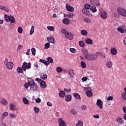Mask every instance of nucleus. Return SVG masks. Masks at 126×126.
<instances>
[{"mask_svg":"<svg viewBox=\"0 0 126 126\" xmlns=\"http://www.w3.org/2000/svg\"><path fill=\"white\" fill-rule=\"evenodd\" d=\"M64 91H65V92H68V93H69V92H70V91H71V90H70V89H64Z\"/></svg>","mask_w":126,"mask_h":126,"instance_id":"62","label":"nucleus"},{"mask_svg":"<svg viewBox=\"0 0 126 126\" xmlns=\"http://www.w3.org/2000/svg\"><path fill=\"white\" fill-rule=\"evenodd\" d=\"M96 105L98 106L100 109H103V102L101 99H98L96 101Z\"/></svg>","mask_w":126,"mask_h":126,"instance_id":"13","label":"nucleus"},{"mask_svg":"<svg viewBox=\"0 0 126 126\" xmlns=\"http://www.w3.org/2000/svg\"><path fill=\"white\" fill-rule=\"evenodd\" d=\"M10 118H16V115H15V114H14L11 113L10 114Z\"/></svg>","mask_w":126,"mask_h":126,"instance_id":"60","label":"nucleus"},{"mask_svg":"<svg viewBox=\"0 0 126 126\" xmlns=\"http://www.w3.org/2000/svg\"><path fill=\"white\" fill-rule=\"evenodd\" d=\"M57 72H62L63 71V68L61 67H58L57 68Z\"/></svg>","mask_w":126,"mask_h":126,"instance_id":"54","label":"nucleus"},{"mask_svg":"<svg viewBox=\"0 0 126 126\" xmlns=\"http://www.w3.org/2000/svg\"><path fill=\"white\" fill-rule=\"evenodd\" d=\"M81 65L83 68H85L86 67V63L84 61L81 62Z\"/></svg>","mask_w":126,"mask_h":126,"instance_id":"45","label":"nucleus"},{"mask_svg":"<svg viewBox=\"0 0 126 126\" xmlns=\"http://www.w3.org/2000/svg\"><path fill=\"white\" fill-rule=\"evenodd\" d=\"M68 74L71 77L73 78L74 77V71L73 69H70L68 71Z\"/></svg>","mask_w":126,"mask_h":126,"instance_id":"19","label":"nucleus"},{"mask_svg":"<svg viewBox=\"0 0 126 126\" xmlns=\"http://www.w3.org/2000/svg\"><path fill=\"white\" fill-rule=\"evenodd\" d=\"M9 107H10V111H13V110H15V109L14 105H13V104H12V103H10V104L9 105Z\"/></svg>","mask_w":126,"mask_h":126,"instance_id":"36","label":"nucleus"},{"mask_svg":"<svg viewBox=\"0 0 126 126\" xmlns=\"http://www.w3.org/2000/svg\"><path fill=\"white\" fill-rule=\"evenodd\" d=\"M87 109V106H86V105H83L81 106V109L82 111H85V110H86Z\"/></svg>","mask_w":126,"mask_h":126,"instance_id":"49","label":"nucleus"},{"mask_svg":"<svg viewBox=\"0 0 126 126\" xmlns=\"http://www.w3.org/2000/svg\"><path fill=\"white\" fill-rule=\"evenodd\" d=\"M79 45L82 48H84V47H85V44H84V42L82 41H80L79 42Z\"/></svg>","mask_w":126,"mask_h":126,"instance_id":"43","label":"nucleus"},{"mask_svg":"<svg viewBox=\"0 0 126 126\" xmlns=\"http://www.w3.org/2000/svg\"><path fill=\"white\" fill-rule=\"evenodd\" d=\"M81 33L82 35H83V36H86L87 34H88V32L86 30H83L81 31Z\"/></svg>","mask_w":126,"mask_h":126,"instance_id":"33","label":"nucleus"},{"mask_svg":"<svg viewBox=\"0 0 126 126\" xmlns=\"http://www.w3.org/2000/svg\"><path fill=\"white\" fill-rule=\"evenodd\" d=\"M90 10H92L93 12H96V11H97V9H96V6L95 5L91 6V7L90 8Z\"/></svg>","mask_w":126,"mask_h":126,"instance_id":"27","label":"nucleus"},{"mask_svg":"<svg viewBox=\"0 0 126 126\" xmlns=\"http://www.w3.org/2000/svg\"><path fill=\"white\" fill-rule=\"evenodd\" d=\"M100 16L102 19H106L107 17H108V14L106 11H102L101 13Z\"/></svg>","mask_w":126,"mask_h":126,"instance_id":"15","label":"nucleus"},{"mask_svg":"<svg viewBox=\"0 0 126 126\" xmlns=\"http://www.w3.org/2000/svg\"><path fill=\"white\" fill-rule=\"evenodd\" d=\"M70 52H71V53H72L73 54H74V53H75V49L70 48Z\"/></svg>","mask_w":126,"mask_h":126,"instance_id":"61","label":"nucleus"},{"mask_svg":"<svg viewBox=\"0 0 126 126\" xmlns=\"http://www.w3.org/2000/svg\"><path fill=\"white\" fill-rule=\"evenodd\" d=\"M91 3L92 5L95 6H100V2L99 0H91Z\"/></svg>","mask_w":126,"mask_h":126,"instance_id":"9","label":"nucleus"},{"mask_svg":"<svg viewBox=\"0 0 126 126\" xmlns=\"http://www.w3.org/2000/svg\"><path fill=\"white\" fill-rule=\"evenodd\" d=\"M93 117L94 119H99V118H100V116H99V115L96 114V115H94L93 116Z\"/></svg>","mask_w":126,"mask_h":126,"instance_id":"63","label":"nucleus"},{"mask_svg":"<svg viewBox=\"0 0 126 126\" xmlns=\"http://www.w3.org/2000/svg\"><path fill=\"white\" fill-rule=\"evenodd\" d=\"M70 113H71V114H72V115H77V112H76V111L74 109H71L70 110Z\"/></svg>","mask_w":126,"mask_h":126,"instance_id":"39","label":"nucleus"},{"mask_svg":"<svg viewBox=\"0 0 126 126\" xmlns=\"http://www.w3.org/2000/svg\"><path fill=\"white\" fill-rule=\"evenodd\" d=\"M61 32L62 34H64L65 35V37L68 40H73V34L71 32H68L65 29H62Z\"/></svg>","mask_w":126,"mask_h":126,"instance_id":"1","label":"nucleus"},{"mask_svg":"<svg viewBox=\"0 0 126 126\" xmlns=\"http://www.w3.org/2000/svg\"><path fill=\"white\" fill-rule=\"evenodd\" d=\"M22 67L23 70H24V71H26L27 68L28 69L31 68V63L29 62L28 63H27L26 62H24Z\"/></svg>","mask_w":126,"mask_h":126,"instance_id":"6","label":"nucleus"},{"mask_svg":"<svg viewBox=\"0 0 126 126\" xmlns=\"http://www.w3.org/2000/svg\"><path fill=\"white\" fill-rule=\"evenodd\" d=\"M23 48V46L21 45H19L18 47V48L17 49V51L18 52H19V51H20V50H21V49H22Z\"/></svg>","mask_w":126,"mask_h":126,"instance_id":"58","label":"nucleus"},{"mask_svg":"<svg viewBox=\"0 0 126 126\" xmlns=\"http://www.w3.org/2000/svg\"><path fill=\"white\" fill-rule=\"evenodd\" d=\"M30 90L31 91H38V86L35 84L30 87Z\"/></svg>","mask_w":126,"mask_h":126,"instance_id":"14","label":"nucleus"},{"mask_svg":"<svg viewBox=\"0 0 126 126\" xmlns=\"http://www.w3.org/2000/svg\"><path fill=\"white\" fill-rule=\"evenodd\" d=\"M4 63H6V66L8 69H12L13 68V63L11 62H8V59H6Z\"/></svg>","mask_w":126,"mask_h":126,"instance_id":"7","label":"nucleus"},{"mask_svg":"<svg viewBox=\"0 0 126 126\" xmlns=\"http://www.w3.org/2000/svg\"><path fill=\"white\" fill-rule=\"evenodd\" d=\"M91 7V5L88 4H86L85 5V8L86 9L89 10V8L90 9V7Z\"/></svg>","mask_w":126,"mask_h":126,"instance_id":"46","label":"nucleus"},{"mask_svg":"<svg viewBox=\"0 0 126 126\" xmlns=\"http://www.w3.org/2000/svg\"><path fill=\"white\" fill-rule=\"evenodd\" d=\"M65 100L66 102H69V101H71V95H66Z\"/></svg>","mask_w":126,"mask_h":126,"instance_id":"34","label":"nucleus"},{"mask_svg":"<svg viewBox=\"0 0 126 126\" xmlns=\"http://www.w3.org/2000/svg\"><path fill=\"white\" fill-rule=\"evenodd\" d=\"M0 103L1 104V105H3V106H7V105L8 104L7 101L4 98H1L0 99Z\"/></svg>","mask_w":126,"mask_h":126,"instance_id":"16","label":"nucleus"},{"mask_svg":"<svg viewBox=\"0 0 126 126\" xmlns=\"http://www.w3.org/2000/svg\"><path fill=\"white\" fill-rule=\"evenodd\" d=\"M73 95L75 98L78 99V100H80L81 99V97H80V95H79V94L78 93H74Z\"/></svg>","mask_w":126,"mask_h":126,"instance_id":"28","label":"nucleus"},{"mask_svg":"<svg viewBox=\"0 0 126 126\" xmlns=\"http://www.w3.org/2000/svg\"><path fill=\"white\" fill-rule=\"evenodd\" d=\"M82 12L84 14H86V15H88V14H89V11H88V10L85 8H83Z\"/></svg>","mask_w":126,"mask_h":126,"instance_id":"32","label":"nucleus"},{"mask_svg":"<svg viewBox=\"0 0 126 126\" xmlns=\"http://www.w3.org/2000/svg\"><path fill=\"white\" fill-rule=\"evenodd\" d=\"M4 18L6 22H10L11 23H15V18L13 16L4 14Z\"/></svg>","mask_w":126,"mask_h":126,"instance_id":"2","label":"nucleus"},{"mask_svg":"<svg viewBox=\"0 0 126 126\" xmlns=\"http://www.w3.org/2000/svg\"><path fill=\"white\" fill-rule=\"evenodd\" d=\"M36 103H40L41 102V99L40 98H38L35 99Z\"/></svg>","mask_w":126,"mask_h":126,"instance_id":"64","label":"nucleus"},{"mask_svg":"<svg viewBox=\"0 0 126 126\" xmlns=\"http://www.w3.org/2000/svg\"><path fill=\"white\" fill-rule=\"evenodd\" d=\"M33 110L35 114H38L40 112V109L37 107H34Z\"/></svg>","mask_w":126,"mask_h":126,"instance_id":"37","label":"nucleus"},{"mask_svg":"<svg viewBox=\"0 0 126 126\" xmlns=\"http://www.w3.org/2000/svg\"><path fill=\"white\" fill-rule=\"evenodd\" d=\"M59 96L61 98H64L65 96V92L63 91H61L59 92Z\"/></svg>","mask_w":126,"mask_h":126,"instance_id":"21","label":"nucleus"},{"mask_svg":"<svg viewBox=\"0 0 126 126\" xmlns=\"http://www.w3.org/2000/svg\"><path fill=\"white\" fill-rule=\"evenodd\" d=\"M18 32L19 33H20V34L22 33V32H23V29H22V27H19L18 28Z\"/></svg>","mask_w":126,"mask_h":126,"instance_id":"47","label":"nucleus"},{"mask_svg":"<svg viewBox=\"0 0 126 126\" xmlns=\"http://www.w3.org/2000/svg\"><path fill=\"white\" fill-rule=\"evenodd\" d=\"M7 116H8V113H7V112H4L2 115V117H3V118H5V117H7Z\"/></svg>","mask_w":126,"mask_h":126,"instance_id":"56","label":"nucleus"},{"mask_svg":"<svg viewBox=\"0 0 126 126\" xmlns=\"http://www.w3.org/2000/svg\"><path fill=\"white\" fill-rule=\"evenodd\" d=\"M102 53H101V52H96L95 53V57H96V59L97 58V57H101V55Z\"/></svg>","mask_w":126,"mask_h":126,"instance_id":"55","label":"nucleus"},{"mask_svg":"<svg viewBox=\"0 0 126 126\" xmlns=\"http://www.w3.org/2000/svg\"><path fill=\"white\" fill-rule=\"evenodd\" d=\"M47 41L51 44H55L56 43L55 38L52 36H49L47 38Z\"/></svg>","mask_w":126,"mask_h":126,"instance_id":"12","label":"nucleus"},{"mask_svg":"<svg viewBox=\"0 0 126 126\" xmlns=\"http://www.w3.org/2000/svg\"><path fill=\"white\" fill-rule=\"evenodd\" d=\"M118 53V50L116 49V48H112L111 49V53L113 56H116L117 55V53Z\"/></svg>","mask_w":126,"mask_h":126,"instance_id":"22","label":"nucleus"},{"mask_svg":"<svg viewBox=\"0 0 126 126\" xmlns=\"http://www.w3.org/2000/svg\"><path fill=\"white\" fill-rule=\"evenodd\" d=\"M29 86H30L29 83H26L24 85V87L26 89H28Z\"/></svg>","mask_w":126,"mask_h":126,"instance_id":"53","label":"nucleus"},{"mask_svg":"<svg viewBox=\"0 0 126 126\" xmlns=\"http://www.w3.org/2000/svg\"><path fill=\"white\" fill-rule=\"evenodd\" d=\"M47 28L50 31H55V27H54V26H48L47 27Z\"/></svg>","mask_w":126,"mask_h":126,"instance_id":"40","label":"nucleus"},{"mask_svg":"<svg viewBox=\"0 0 126 126\" xmlns=\"http://www.w3.org/2000/svg\"><path fill=\"white\" fill-rule=\"evenodd\" d=\"M40 78H41V79H43V80H46V79L48 78V76L46 75V74H44L43 73L40 75Z\"/></svg>","mask_w":126,"mask_h":126,"instance_id":"25","label":"nucleus"},{"mask_svg":"<svg viewBox=\"0 0 126 126\" xmlns=\"http://www.w3.org/2000/svg\"><path fill=\"white\" fill-rule=\"evenodd\" d=\"M66 8L67 11H70V12H73V11H74L73 7L70 6V5L68 4H66Z\"/></svg>","mask_w":126,"mask_h":126,"instance_id":"10","label":"nucleus"},{"mask_svg":"<svg viewBox=\"0 0 126 126\" xmlns=\"http://www.w3.org/2000/svg\"><path fill=\"white\" fill-rule=\"evenodd\" d=\"M122 98L124 100L126 101V93H123L122 94Z\"/></svg>","mask_w":126,"mask_h":126,"instance_id":"52","label":"nucleus"},{"mask_svg":"<svg viewBox=\"0 0 126 126\" xmlns=\"http://www.w3.org/2000/svg\"><path fill=\"white\" fill-rule=\"evenodd\" d=\"M28 80L29 81V84H30V87H31V86H33V85H35L36 84H35V82L32 79L29 78Z\"/></svg>","mask_w":126,"mask_h":126,"instance_id":"20","label":"nucleus"},{"mask_svg":"<svg viewBox=\"0 0 126 126\" xmlns=\"http://www.w3.org/2000/svg\"><path fill=\"white\" fill-rule=\"evenodd\" d=\"M84 22H86V23H91V19L88 18H85L84 19Z\"/></svg>","mask_w":126,"mask_h":126,"instance_id":"42","label":"nucleus"},{"mask_svg":"<svg viewBox=\"0 0 126 126\" xmlns=\"http://www.w3.org/2000/svg\"><path fill=\"white\" fill-rule=\"evenodd\" d=\"M47 61L49 63H53L54 62V60L51 57H48L47 58Z\"/></svg>","mask_w":126,"mask_h":126,"instance_id":"51","label":"nucleus"},{"mask_svg":"<svg viewBox=\"0 0 126 126\" xmlns=\"http://www.w3.org/2000/svg\"><path fill=\"white\" fill-rule=\"evenodd\" d=\"M85 91H92V89L90 87H84Z\"/></svg>","mask_w":126,"mask_h":126,"instance_id":"50","label":"nucleus"},{"mask_svg":"<svg viewBox=\"0 0 126 126\" xmlns=\"http://www.w3.org/2000/svg\"><path fill=\"white\" fill-rule=\"evenodd\" d=\"M17 73H23V69L21 67H17Z\"/></svg>","mask_w":126,"mask_h":126,"instance_id":"29","label":"nucleus"},{"mask_svg":"<svg viewBox=\"0 0 126 126\" xmlns=\"http://www.w3.org/2000/svg\"><path fill=\"white\" fill-rule=\"evenodd\" d=\"M44 47L45 49H49L50 48V43H47L44 45Z\"/></svg>","mask_w":126,"mask_h":126,"instance_id":"57","label":"nucleus"},{"mask_svg":"<svg viewBox=\"0 0 126 126\" xmlns=\"http://www.w3.org/2000/svg\"><path fill=\"white\" fill-rule=\"evenodd\" d=\"M122 27H123V28H118L117 30H118L119 32H121V33H125V31L126 32V26L123 25Z\"/></svg>","mask_w":126,"mask_h":126,"instance_id":"17","label":"nucleus"},{"mask_svg":"<svg viewBox=\"0 0 126 126\" xmlns=\"http://www.w3.org/2000/svg\"><path fill=\"white\" fill-rule=\"evenodd\" d=\"M34 29H35V27H34V26H32V29L30 31V35H32L33 33H34Z\"/></svg>","mask_w":126,"mask_h":126,"instance_id":"44","label":"nucleus"},{"mask_svg":"<svg viewBox=\"0 0 126 126\" xmlns=\"http://www.w3.org/2000/svg\"><path fill=\"white\" fill-rule=\"evenodd\" d=\"M86 95L88 96V97H91L92 96H93V93H92L91 91H87Z\"/></svg>","mask_w":126,"mask_h":126,"instance_id":"31","label":"nucleus"},{"mask_svg":"<svg viewBox=\"0 0 126 126\" xmlns=\"http://www.w3.org/2000/svg\"><path fill=\"white\" fill-rule=\"evenodd\" d=\"M31 52L32 56H35V55H36V49H35V48H32Z\"/></svg>","mask_w":126,"mask_h":126,"instance_id":"41","label":"nucleus"},{"mask_svg":"<svg viewBox=\"0 0 126 126\" xmlns=\"http://www.w3.org/2000/svg\"><path fill=\"white\" fill-rule=\"evenodd\" d=\"M39 62L40 63H42L45 65H49V64H50V63H49V62L44 60L43 59H40Z\"/></svg>","mask_w":126,"mask_h":126,"instance_id":"26","label":"nucleus"},{"mask_svg":"<svg viewBox=\"0 0 126 126\" xmlns=\"http://www.w3.org/2000/svg\"><path fill=\"white\" fill-rule=\"evenodd\" d=\"M106 65L108 68H112V66H113V63H112V61L108 60L106 63Z\"/></svg>","mask_w":126,"mask_h":126,"instance_id":"18","label":"nucleus"},{"mask_svg":"<svg viewBox=\"0 0 126 126\" xmlns=\"http://www.w3.org/2000/svg\"><path fill=\"white\" fill-rule=\"evenodd\" d=\"M58 124L59 126H66L65 124V122L63 120V119L60 118L58 119Z\"/></svg>","mask_w":126,"mask_h":126,"instance_id":"8","label":"nucleus"},{"mask_svg":"<svg viewBox=\"0 0 126 126\" xmlns=\"http://www.w3.org/2000/svg\"><path fill=\"white\" fill-rule=\"evenodd\" d=\"M63 24H65L66 25H67L70 23L69 19L65 18L63 19Z\"/></svg>","mask_w":126,"mask_h":126,"instance_id":"23","label":"nucleus"},{"mask_svg":"<svg viewBox=\"0 0 126 126\" xmlns=\"http://www.w3.org/2000/svg\"><path fill=\"white\" fill-rule=\"evenodd\" d=\"M85 43L88 44V45H92L93 44V40L90 38H87L85 40Z\"/></svg>","mask_w":126,"mask_h":126,"instance_id":"24","label":"nucleus"},{"mask_svg":"<svg viewBox=\"0 0 126 126\" xmlns=\"http://www.w3.org/2000/svg\"><path fill=\"white\" fill-rule=\"evenodd\" d=\"M82 53L83 54H85L87 55V54H88V50L87 49H86V48H83L82 49Z\"/></svg>","mask_w":126,"mask_h":126,"instance_id":"38","label":"nucleus"},{"mask_svg":"<svg viewBox=\"0 0 126 126\" xmlns=\"http://www.w3.org/2000/svg\"><path fill=\"white\" fill-rule=\"evenodd\" d=\"M3 10L6 11V12H9V9L7 8V7H4Z\"/></svg>","mask_w":126,"mask_h":126,"instance_id":"59","label":"nucleus"},{"mask_svg":"<svg viewBox=\"0 0 126 126\" xmlns=\"http://www.w3.org/2000/svg\"><path fill=\"white\" fill-rule=\"evenodd\" d=\"M35 81H37V82L40 83V87L42 89H45V88H47V83L44 81L42 80V79L37 78L35 79Z\"/></svg>","mask_w":126,"mask_h":126,"instance_id":"5","label":"nucleus"},{"mask_svg":"<svg viewBox=\"0 0 126 126\" xmlns=\"http://www.w3.org/2000/svg\"><path fill=\"white\" fill-rule=\"evenodd\" d=\"M117 11L119 14L123 17H126V10L122 7H118L117 8Z\"/></svg>","mask_w":126,"mask_h":126,"instance_id":"4","label":"nucleus"},{"mask_svg":"<svg viewBox=\"0 0 126 126\" xmlns=\"http://www.w3.org/2000/svg\"><path fill=\"white\" fill-rule=\"evenodd\" d=\"M83 122L81 121H79L78 123L76 124V126H83Z\"/></svg>","mask_w":126,"mask_h":126,"instance_id":"48","label":"nucleus"},{"mask_svg":"<svg viewBox=\"0 0 126 126\" xmlns=\"http://www.w3.org/2000/svg\"><path fill=\"white\" fill-rule=\"evenodd\" d=\"M22 100H23V103L26 105H28V104H29V101L26 97L23 98Z\"/></svg>","mask_w":126,"mask_h":126,"instance_id":"35","label":"nucleus"},{"mask_svg":"<svg viewBox=\"0 0 126 126\" xmlns=\"http://www.w3.org/2000/svg\"><path fill=\"white\" fill-rule=\"evenodd\" d=\"M85 58L88 61H94L97 60V57L95 56V55L93 53H88L85 55Z\"/></svg>","mask_w":126,"mask_h":126,"instance_id":"3","label":"nucleus"},{"mask_svg":"<svg viewBox=\"0 0 126 126\" xmlns=\"http://www.w3.org/2000/svg\"><path fill=\"white\" fill-rule=\"evenodd\" d=\"M68 18H72L74 16V13L68 12L67 15H66Z\"/></svg>","mask_w":126,"mask_h":126,"instance_id":"30","label":"nucleus"},{"mask_svg":"<svg viewBox=\"0 0 126 126\" xmlns=\"http://www.w3.org/2000/svg\"><path fill=\"white\" fill-rule=\"evenodd\" d=\"M116 122H117L118 125H123L124 122V119L121 117H118L116 119Z\"/></svg>","mask_w":126,"mask_h":126,"instance_id":"11","label":"nucleus"}]
</instances>
